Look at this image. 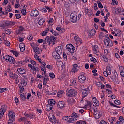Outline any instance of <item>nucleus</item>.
I'll return each instance as SVG.
<instances>
[{
	"label": "nucleus",
	"instance_id": "obj_1",
	"mask_svg": "<svg viewBox=\"0 0 124 124\" xmlns=\"http://www.w3.org/2000/svg\"><path fill=\"white\" fill-rule=\"evenodd\" d=\"M30 62L33 66L31 64H28L29 69L32 73H33V74H36V72H37V71H39V66H37V67L34 66V65L36 64V62L33 60L31 59Z\"/></svg>",
	"mask_w": 124,
	"mask_h": 124
},
{
	"label": "nucleus",
	"instance_id": "obj_2",
	"mask_svg": "<svg viewBox=\"0 0 124 124\" xmlns=\"http://www.w3.org/2000/svg\"><path fill=\"white\" fill-rule=\"evenodd\" d=\"M8 117L9 118L8 121V124H12V122L15 120V113L14 112L9 110L8 113Z\"/></svg>",
	"mask_w": 124,
	"mask_h": 124
},
{
	"label": "nucleus",
	"instance_id": "obj_3",
	"mask_svg": "<svg viewBox=\"0 0 124 124\" xmlns=\"http://www.w3.org/2000/svg\"><path fill=\"white\" fill-rule=\"evenodd\" d=\"M3 58L5 61L7 62H9V63H11V64H13V63H14V62H15V59H14V58H13V57L11 56L7 55L3 56Z\"/></svg>",
	"mask_w": 124,
	"mask_h": 124
},
{
	"label": "nucleus",
	"instance_id": "obj_4",
	"mask_svg": "<svg viewBox=\"0 0 124 124\" xmlns=\"http://www.w3.org/2000/svg\"><path fill=\"white\" fill-rule=\"evenodd\" d=\"M9 75L11 79L15 80L16 84H19V76L17 74L15 73L13 74V73H10Z\"/></svg>",
	"mask_w": 124,
	"mask_h": 124
},
{
	"label": "nucleus",
	"instance_id": "obj_5",
	"mask_svg": "<svg viewBox=\"0 0 124 124\" xmlns=\"http://www.w3.org/2000/svg\"><path fill=\"white\" fill-rule=\"evenodd\" d=\"M46 41L48 44V45H50V44H55L56 43L55 41H56V38H55V36H47L46 37Z\"/></svg>",
	"mask_w": 124,
	"mask_h": 124
},
{
	"label": "nucleus",
	"instance_id": "obj_6",
	"mask_svg": "<svg viewBox=\"0 0 124 124\" xmlns=\"http://www.w3.org/2000/svg\"><path fill=\"white\" fill-rule=\"evenodd\" d=\"M68 93L67 96H68V97H73L74 96L77 95L78 93L76 90L71 89L68 90Z\"/></svg>",
	"mask_w": 124,
	"mask_h": 124
},
{
	"label": "nucleus",
	"instance_id": "obj_7",
	"mask_svg": "<svg viewBox=\"0 0 124 124\" xmlns=\"http://www.w3.org/2000/svg\"><path fill=\"white\" fill-rule=\"evenodd\" d=\"M70 19L72 23H76L78 21V18L77 17V13H72L70 15Z\"/></svg>",
	"mask_w": 124,
	"mask_h": 124
},
{
	"label": "nucleus",
	"instance_id": "obj_8",
	"mask_svg": "<svg viewBox=\"0 0 124 124\" xmlns=\"http://www.w3.org/2000/svg\"><path fill=\"white\" fill-rule=\"evenodd\" d=\"M66 50L68 51L71 54H73L74 53V51L75 50V47L74 46L72 45L71 44H68L66 46Z\"/></svg>",
	"mask_w": 124,
	"mask_h": 124
},
{
	"label": "nucleus",
	"instance_id": "obj_9",
	"mask_svg": "<svg viewBox=\"0 0 124 124\" xmlns=\"http://www.w3.org/2000/svg\"><path fill=\"white\" fill-rule=\"evenodd\" d=\"M104 43L106 46H110V47H112V46H113V42L112 41L111 39L104 40Z\"/></svg>",
	"mask_w": 124,
	"mask_h": 124
},
{
	"label": "nucleus",
	"instance_id": "obj_10",
	"mask_svg": "<svg viewBox=\"0 0 124 124\" xmlns=\"http://www.w3.org/2000/svg\"><path fill=\"white\" fill-rule=\"evenodd\" d=\"M75 40L76 41V44L77 45H81L83 43L82 39L79 37L78 35H75L74 37Z\"/></svg>",
	"mask_w": 124,
	"mask_h": 124
},
{
	"label": "nucleus",
	"instance_id": "obj_11",
	"mask_svg": "<svg viewBox=\"0 0 124 124\" xmlns=\"http://www.w3.org/2000/svg\"><path fill=\"white\" fill-rule=\"evenodd\" d=\"M93 52L96 55L99 54V47L97 45H95L92 46Z\"/></svg>",
	"mask_w": 124,
	"mask_h": 124
},
{
	"label": "nucleus",
	"instance_id": "obj_12",
	"mask_svg": "<svg viewBox=\"0 0 124 124\" xmlns=\"http://www.w3.org/2000/svg\"><path fill=\"white\" fill-rule=\"evenodd\" d=\"M89 93H90V88H89V87L83 89L82 92L83 98L87 97V96H88V94H89Z\"/></svg>",
	"mask_w": 124,
	"mask_h": 124
},
{
	"label": "nucleus",
	"instance_id": "obj_13",
	"mask_svg": "<svg viewBox=\"0 0 124 124\" xmlns=\"http://www.w3.org/2000/svg\"><path fill=\"white\" fill-rule=\"evenodd\" d=\"M15 25V22H11L9 20L4 21L3 23V25L4 27H8V26H14Z\"/></svg>",
	"mask_w": 124,
	"mask_h": 124
},
{
	"label": "nucleus",
	"instance_id": "obj_14",
	"mask_svg": "<svg viewBox=\"0 0 124 124\" xmlns=\"http://www.w3.org/2000/svg\"><path fill=\"white\" fill-rule=\"evenodd\" d=\"M39 15V12H38V11H37L36 9L34 10H33L31 13V17H37Z\"/></svg>",
	"mask_w": 124,
	"mask_h": 124
},
{
	"label": "nucleus",
	"instance_id": "obj_15",
	"mask_svg": "<svg viewBox=\"0 0 124 124\" xmlns=\"http://www.w3.org/2000/svg\"><path fill=\"white\" fill-rule=\"evenodd\" d=\"M87 78L84 75H81L78 77V80L80 83H84L86 81Z\"/></svg>",
	"mask_w": 124,
	"mask_h": 124
},
{
	"label": "nucleus",
	"instance_id": "obj_16",
	"mask_svg": "<svg viewBox=\"0 0 124 124\" xmlns=\"http://www.w3.org/2000/svg\"><path fill=\"white\" fill-rule=\"evenodd\" d=\"M13 64H14L15 66H22L24 64V61H14Z\"/></svg>",
	"mask_w": 124,
	"mask_h": 124
},
{
	"label": "nucleus",
	"instance_id": "obj_17",
	"mask_svg": "<svg viewBox=\"0 0 124 124\" xmlns=\"http://www.w3.org/2000/svg\"><path fill=\"white\" fill-rule=\"evenodd\" d=\"M11 7V6H10V5H8L5 8V12H1V13H2L4 15H7V14H8V12H10V11H11V10H10Z\"/></svg>",
	"mask_w": 124,
	"mask_h": 124
},
{
	"label": "nucleus",
	"instance_id": "obj_18",
	"mask_svg": "<svg viewBox=\"0 0 124 124\" xmlns=\"http://www.w3.org/2000/svg\"><path fill=\"white\" fill-rule=\"evenodd\" d=\"M79 69H80V67L78 66V65L74 64L72 69V72H74V73H75V72H77V71H78Z\"/></svg>",
	"mask_w": 124,
	"mask_h": 124
},
{
	"label": "nucleus",
	"instance_id": "obj_19",
	"mask_svg": "<svg viewBox=\"0 0 124 124\" xmlns=\"http://www.w3.org/2000/svg\"><path fill=\"white\" fill-rule=\"evenodd\" d=\"M52 56L54 59L56 60H59V59H61V54L56 52V51H54L52 53Z\"/></svg>",
	"mask_w": 124,
	"mask_h": 124
},
{
	"label": "nucleus",
	"instance_id": "obj_20",
	"mask_svg": "<svg viewBox=\"0 0 124 124\" xmlns=\"http://www.w3.org/2000/svg\"><path fill=\"white\" fill-rule=\"evenodd\" d=\"M95 32H96L95 29L91 30L88 32V35L89 36H90V37L92 36H93V35H95Z\"/></svg>",
	"mask_w": 124,
	"mask_h": 124
},
{
	"label": "nucleus",
	"instance_id": "obj_21",
	"mask_svg": "<svg viewBox=\"0 0 124 124\" xmlns=\"http://www.w3.org/2000/svg\"><path fill=\"white\" fill-rule=\"evenodd\" d=\"M6 110H7V106L6 105H3L1 107L0 112L4 113L5 112H6Z\"/></svg>",
	"mask_w": 124,
	"mask_h": 124
},
{
	"label": "nucleus",
	"instance_id": "obj_22",
	"mask_svg": "<svg viewBox=\"0 0 124 124\" xmlns=\"http://www.w3.org/2000/svg\"><path fill=\"white\" fill-rule=\"evenodd\" d=\"M55 52L58 53V54L62 55V49L61 48V46H58L56 47Z\"/></svg>",
	"mask_w": 124,
	"mask_h": 124
},
{
	"label": "nucleus",
	"instance_id": "obj_23",
	"mask_svg": "<svg viewBox=\"0 0 124 124\" xmlns=\"http://www.w3.org/2000/svg\"><path fill=\"white\" fill-rule=\"evenodd\" d=\"M63 119L64 121H67V122H68V123H71V122H72V121H73V118H72V117L71 116H69L68 117V116H64L63 117Z\"/></svg>",
	"mask_w": 124,
	"mask_h": 124
},
{
	"label": "nucleus",
	"instance_id": "obj_24",
	"mask_svg": "<svg viewBox=\"0 0 124 124\" xmlns=\"http://www.w3.org/2000/svg\"><path fill=\"white\" fill-rule=\"evenodd\" d=\"M33 49L34 50V52L37 55H39V54H40V53H41V50L36 46H33Z\"/></svg>",
	"mask_w": 124,
	"mask_h": 124
},
{
	"label": "nucleus",
	"instance_id": "obj_25",
	"mask_svg": "<svg viewBox=\"0 0 124 124\" xmlns=\"http://www.w3.org/2000/svg\"><path fill=\"white\" fill-rule=\"evenodd\" d=\"M49 119L52 124H56L57 122V119H56V117H55V116L52 115L51 116H49Z\"/></svg>",
	"mask_w": 124,
	"mask_h": 124
},
{
	"label": "nucleus",
	"instance_id": "obj_26",
	"mask_svg": "<svg viewBox=\"0 0 124 124\" xmlns=\"http://www.w3.org/2000/svg\"><path fill=\"white\" fill-rule=\"evenodd\" d=\"M57 107H58V108H63V107H64V102L62 101H59L58 103Z\"/></svg>",
	"mask_w": 124,
	"mask_h": 124
},
{
	"label": "nucleus",
	"instance_id": "obj_27",
	"mask_svg": "<svg viewBox=\"0 0 124 124\" xmlns=\"http://www.w3.org/2000/svg\"><path fill=\"white\" fill-rule=\"evenodd\" d=\"M27 79L25 78H22L21 82L19 84V86H22L23 87L26 86L27 85Z\"/></svg>",
	"mask_w": 124,
	"mask_h": 124
},
{
	"label": "nucleus",
	"instance_id": "obj_28",
	"mask_svg": "<svg viewBox=\"0 0 124 124\" xmlns=\"http://www.w3.org/2000/svg\"><path fill=\"white\" fill-rule=\"evenodd\" d=\"M71 117H72V119H73V121H74V120H76V118H79L80 115L78 114V113L73 112Z\"/></svg>",
	"mask_w": 124,
	"mask_h": 124
},
{
	"label": "nucleus",
	"instance_id": "obj_29",
	"mask_svg": "<svg viewBox=\"0 0 124 124\" xmlns=\"http://www.w3.org/2000/svg\"><path fill=\"white\" fill-rule=\"evenodd\" d=\"M93 103H94L95 106H99V102L98 100L96 99V97H93Z\"/></svg>",
	"mask_w": 124,
	"mask_h": 124
},
{
	"label": "nucleus",
	"instance_id": "obj_30",
	"mask_svg": "<svg viewBox=\"0 0 124 124\" xmlns=\"http://www.w3.org/2000/svg\"><path fill=\"white\" fill-rule=\"evenodd\" d=\"M53 106L51 105H46V110L47 111V112H49V111H51L53 109Z\"/></svg>",
	"mask_w": 124,
	"mask_h": 124
},
{
	"label": "nucleus",
	"instance_id": "obj_31",
	"mask_svg": "<svg viewBox=\"0 0 124 124\" xmlns=\"http://www.w3.org/2000/svg\"><path fill=\"white\" fill-rule=\"evenodd\" d=\"M119 70L120 71V75L122 77H124V68L123 66L119 67Z\"/></svg>",
	"mask_w": 124,
	"mask_h": 124
},
{
	"label": "nucleus",
	"instance_id": "obj_32",
	"mask_svg": "<svg viewBox=\"0 0 124 124\" xmlns=\"http://www.w3.org/2000/svg\"><path fill=\"white\" fill-rule=\"evenodd\" d=\"M47 40L46 38L44 39L43 40V47L44 49L46 50L47 49Z\"/></svg>",
	"mask_w": 124,
	"mask_h": 124
},
{
	"label": "nucleus",
	"instance_id": "obj_33",
	"mask_svg": "<svg viewBox=\"0 0 124 124\" xmlns=\"http://www.w3.org/2000/svg\"><path fill=\"white\" fill-rule=\"evenodd\" d=\"M43 78V85L46 86V84H47L48 81H50V79L48 78H45V77H44Z\"/></svg>",
	"mask_w": 124,
	"mask_h": 124
},
{
	"label": "nucleus",
	"instance_id": "obj_34",
	"mask_svg": "<svg viewBox=\"0 0 124 124\" xmlns=\"http://www.w3.org/2000/svg\"><path fill=\"white\" fill-rule=\"evenodd\" d=\"M17 71L20 74H25V73H26V70H25L23 68L17 69Z\"/></svg>",
	"mask_w": 124,
	"mask_h": 124
},
{
	"label": "nucleus",
	"instance_id": "obj_35",
	"mask_svg": "<svg viewBox=\"0 0 124 124\" xmlns=\"http://www.w3.org/2000/svg\"><path fill=\"white\" fill-rule=\"evenodd\" d=\"M64 92L63 91H60L57 93V96L58 97H62L63 95Z\"/></svg>",
	"mask_w": 124,
	"mask_h": 124
},
{
	"label": "nucleus",
	"instance_id": "obj_36",
	"mask_svg": "<svg viewBox=\"0 0 124 124\" xmlns=\"http://www.w3.org/2000/svg\"><path fill=\"white\" fill-rule=\"evenodd\" d=\"M48 105H52V106H53V105H55V104H56V101L55 100H54V99H51L49 100L48 101Z\"/></svg>",
	"mask_w": 124,
	"mask_h": 124
},
{
	"label": "nucleus",
	"instance_id": "obj_37",
	"mask_svg": "<svg viewBox=\"0 0 124 124\" xmlns=\"http://www.w3.org/2000/svg\"><path fill=\"white\" fill-rule=\"evenodd\" d=\"M106 71L108 72V75H111V67L107 66L106 67Z\"/></svg>",
	"mask_w": 124,
	"mask_h": 124
},
{
	"label": "nucleus",
	"instance_id": "obj_38",
	"mask_svg": "<svg viewBox=\"0 0 124 124\" xmlns=\"http://www.w3.org/2000/svg\"><path fill=\"white\" fill-rule=\"evenodd\" d=\"M76 124H87V122L85 121L80 120L78 121L76 123Z\"/></svg>",
	"mask_w": 124,
	"mask_h": 124
},
{
	"label": "nucleus",
	"instance_id": "obj_39",
	"mask_svg": "<svg viewBox=\"0 0 124 124\" xmlns=\"http://www.w3.org/2000/svg\"><path fill=\"white\" fill-rule=\"evenodd\" d=\"M88 106H89V107H92L93 106V103H92V102L91 101H87V104L85 105V107H88Z\"/></svg>",
	"mask_w": 124,
	"mask_h": 124
},
{
	"label": "nucleus",
	"instance_id": "obj_40",
	"mask_svg": "<svg viewBox=\"0 0 124 124\" xmlns=\"http://www.w3.org/2000/svg\"><path fill=\"white\" fill-rule=\"evenodd\" d=\"M3 43L7 46H10V42H9V41H8L7 40H4L3 41Z\"/></svg>",
	"mask_w": 124,
	"mask_h": 124
},
{
	"label": "nucleus",
	"instance_id": "obj_41",
	"mask_svg": "<svg viewBox=\"0 0 124 124\" xmlns=\"http://www.w3.org/2000/svg\"><path fill=\"white\" fill-rule=\"evenodd\" d=\"M71 83L73 86H77V80L76 79L72 80Z\"/></svg>",
	"mask_w": 124,
	"mask_h": 124
},
{
	"label": "nucleus",
	"instance_id": "obj_42",
	"mask_svg": "<svg viewBox=\"0 0 124 124\" xmlns=\"http://www.w3.org/2000/svg\"><path fill=\"white\" fill-rule=\"evenodd\" d=\"M19 94L20 95V97L22 100H23V101L24 100H26V97H25V96L24 95V93H20Z\"/></svg>",
	"mask_w": 124,
	"mask_h": 124
},
{
	"label": "nucleus",
	"instance_id": "obj_43",
	"mask_svg": "<svg viewBox=\"0 0 124 124\" xmlns=\"http://www.w3.org/2000/svg\"><path fill=\"white\" fill-rule=\"evenodd\" d=\"M11 52L13 53V55H14L16 57H18V56H19V52H18V51L11 50Z\"/></svg>",
	"mask_w": 124,
	"mask_h": 124
},
{
	"label": "nucleus",
	"instance_id": "obj_44",
	"mask_svg": "<svg viewBox=\"0 0 124 124\" xmlns=\"http://www.w3.org/2000/svg\"><path fill=\"white\" fill-rule=\"evenodd\" d=\"M45 21L43 20V18H41L39 20V22H38V24L40 25V26H42L43 25V23H44Z\"/></svg>",
	"mask_w": 124,
	"mask_h": 124
},
{
	"label": "nucleus",
	"instance_id": "obj_45",
	"mask_svg": "<svg viewBox=\"0 0 124 124\" xmlns=\"http://www.w3.org/2000/svg\"><path fill=\"white\" fill-rule=\"evenodd\" d=\"M90 60L91 61V62H93L94 63H95V62H97V60H96V59H95V58H94L93 57L91 58Z\"/></svg>",
	"mask_w": 124,
	"mask_h": 124
},
{
	"label": "nucleus",
	"instance_id": "obj_46",
	"mask_svg": "<svg viewBox=\"0 0 124 124\" xmlns=\"http://www.w3.org/2000/svg\"><path fill=\"white\" fill-rule=\"evenodd\" d=\"M4 32L6 33V34L9 35L10 33H11V31H10V29H5Z\"/></svg>",
	"mask_w": 124,
	"mask_h": 124
},
{
	"label": "nucleus",
	"instance_id": "obj_47",
	"mask_svg": "<svg viewBox=\"0 0 124 124\" xmlns=\"http://www.w3.org/2000/svg\"><path fill=\"white\" fill-rule=\"evenodd\" d=\"M97 3L98 4L99 8H103V6L102 5V4H101V1H98L97 2Z\"/></svg>",
	"mask_w": 124,
	"mask_h": 124
},
{
	"label": "nucleus",
	"instance_id": "obj_48",
	"mask_svg": "<svg viewBox=\"0 0 124 124\" xmlns=\"http://www.w3.org/2000/svg\"><path fill=\"white\" fill-rule=\"evenodd\" d=\"M112 5H117L118 0H112V2L111 3Z\"/></svg>",
	"mask_w": 124,
	"mask_h": 124
},
{
	"label": "nucleus",
	"instance_id": "obj_49",
	"mask_svg": "<svg viewBox=\"0 0 124 124\" xmlns=\"http://www.w3.org/2000/svg\"><path fill=\"white\" fill-rule=\"evenodd\" d=\"M6 91H7V88H0V93H3V92H6Z\"/></svg>",
	"mask_w": 124,
	"mask_h": 124
},
{
	"label": "nucleus",
	"instance_id": "obj_50",
	"mask_svg": "<svg viewBox=\"0 0 124 124\" xmlns=\"http://www.w3.org/2000/svg\"><path fill=\"white\" fill-rule=\"evenodd\" d=\"M101 115H100V113H98V114H96V115H94V118H95V119H96V120H98V119H99V118H100L101 117Z\"/></svg>",
	"mask_w": 124,
	"mask_h": 124
},
{
	"label": "nucleus",
	"instance_id": "obj_51",
	"mask_svg": "<svg viewBox=\"0 0 124 124\" xmlns=\"http://www.w3.org/2000/svg\"><path fill=\"white\" fill-rule=\"evenodd\" d=\"M51 32L52 34H53V35H54L55 36H57V35H59V34L57 33L56 31H54L53 29L51 30Z\"/></svg>",
	"mask_w": 124,
	"mask_h": 124
},
{
	"label": "nucleus",
	"instance_id": "obj_52",
	"mask_svg": "<svg viewBox=\"0 0 124 124\" xmlns=\"http://www.w3.org/2000/svg\"><path fill=\"white\" fill-rule=\"evenodd\" d=\"M24 86H23L22 85H19V89L20 91V93H23L24 91H25V88H24Z\"/></svg>",
	"mask_w": 124,
	"mask_h": 124
},
{
	"label": "nucleus",
	"instance_id": "obj_53",
	"mask_svg": "<svg viewBox=\"0 0 124 124\" xmlns=\"http://www.w3.org/2000/svg\"><path fill=\"white\" fill-rule=\"evenodd\" d=\"M118 8H113L112 9V11L113 13H118Z\"/></svg>",
	"mask_w": 124,
	"mask_h": 124
},
{
	"label": "nucleus",
	"instance_id": "obj_54",
	"mask_svg": "<svg viewBox=\"0 0 124 124\" xmlns=\"http://www.w3.org/2000/svg\"><path fill=\"white\" fill-rule=\"evenodd\" d=\"M105 34L104 33H103V32H101L100 34H99V38L102 39L103 38V37H104L105 36Z\"/></svg>",
	"mask_w": 124,
	"mask_h": 124
},
{
	"label": "nucleus",
	"instance_id": "obj_55",
	"mask_svg": "<svg viewBox=\"0 0 124 124\" xmlns=\"http://www.w3.org/2000/svg\"><path fill=\"white\" fill-rule=\"evenodd\" d=\"M46 93L48 95H52V94H53V93L51 92V91H49V90L46 91Z\"/></svg>",
	"mask_w": 124,
	"mask_h": 124
},
{
	"label": "nucleus",
	"instance_id": "obj_56",
	"mask_svg": "<svg viewBox=\"0 0 124 124\" xmlns=\"http://www.w3.org/2000/svg\"><path fill=\"white\" fill-rule=\"evenodd\" d=\"M19 122H22V121H24V122H27V119H26V118L25 117H21L19 119Z\"/></svg>",
	"mask_w": 124,
	"mask_h": 124
},
{
	"label": "nucleus",
	"instance_id": "obj_57",
	"mask_svg": "<svg viewBox=\"0 0 124 124\" xmlns=\"http://www.w3.org/2000/svg\"><path fill=\"white\" fill-rule=\"evenodd\" d=\"M49 76H50V78H52V79L53 78H55V74H54V73H50Z\"/></svg>",
	"mask_w": 124,
	"mask_h": 124
},
{
	"label": "nucleus",
	"instance_id": "obj_58",
	"mask_svg": "<svg viewBox=\"0 0 124 124\" xmlns=\"http://www.w3.org/2000/svg\"><path fill=\"white\" fill-rule=\"evenodd\" d=\"M116 32H117V34L118 35V37H120V35H121V33L122 32V31L117 30L116 31Z\"/></svg>",
	"mask_w": 124,
	"mask_h": 124
},
{
	"label": "nucleus",
	"instance_id": "obj_59",
	"mask_svg": "<svg viewBox=\"0 0 124 124\" xmlns=\"http://www.w3.org/2000/svg\"><path fill=\"white\" fill-rule=\"evenodd\" d=\"M114 103L117 105H119V104H121V101L119 100H116L114 101Z\"/></svg>",
	"mask_w": 124,
	"mask_h": 124
},
{
	"label": "nucleus",
	"instance_id": "obj_60",
	"mask_svg": "<svg viewBox=\"0 0 124 124\" xmlns=\"http://www.w3.org/2000/svg\"><path fill=\"white\" fill-rule=\"evenodd\" d=\"M41 69L42 71H44V72L45 73L46 72V70L45 69V66H41Z\"/></svg>",
	"mask_w": 124,
	"mask_h": 124
},
{
	"label": "nucleus",
	"instance_id": "obj_61",
	"mask_svg": "<svg viewBox=\"0 0 124 124\" xmlns=\"http://www.w3.org/2000/svg\"><path fill=\"white\" fill-rule=\"evenodd\" d=\"M15 16H16V19H21V15L19 14H16Z\"/></svg>",
	"mask_w": 124,
	"mask_h": 124
},
{
	"label": "nucleus",
	"instance_id": "obj_62",
	"mask_svg": "<svg viewBox=\"0 0 124 124\" xmlns=\"http://www.w3.org/2000/svg\"><path fill=\"white\" fill-rule=\"evenodd\" d=\"M21 13L23 15H26V14H27V12L25 9H22L21 10Z\"/></svg>",
	"mask_w": 124,
	"mask_h": 124
},
{
	"label": "nucleus",
	"instance_id": "obj_63",
	"mask_svg": "<svg viewBox=\"0 0 124 124\" xmlns=\"http://www.w3.org/2000/svg\"><path fill=\"white\" fill-rule=\"evenodd\" d=\"M37 94L38 98H41V93L39 92V91L37 92Z\"/></svg>",
	"mask_w": 124,
	"mask_h": 124
},
{
	"label": "nucleus",
	"instance_id": "obj_64",
	"mask_svg": "<svg viewBox=\"0 0 124 124\" xmlns=\"http://www.w3.org/2000/svg\"><path fill=\"white\" fill-rule=\"evenodd\" d=\"M100 124H107V122H106L104 120H101L100 122Z\"/></svg>",
	"mask_w": 124,
	"mask_h": 124
}]
</instances>
